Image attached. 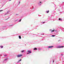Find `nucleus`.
Instances as JSON below:
<instances>
[{"label": "nucleus", "instance_id": "1", "mask_svg": "<svg viewBox=\"0 0 64 64\" xmlns=\"http://www.w3.org/2000/svg\"><path fill=\"white\" fill-rule=\"evenodd\" d=\"M50 31H51V32H53L54 31H56V30H55V29H53V30H50Z\"/></svg>", "mask_w": 64, "mask_h": 64}, {"label": "nucleus", "instance_id": "2", "mask_svg": "<svg viewBox=\"0 0 64 64\" xmlns=\"http://www.w3.org/2000/svg\"><path fill=\"white\" fill-rule=\"evenodd\" d=\"M22 56V54H18L17 56V57H20Z\"/></svg>", "mask_w": 64, "mask_h": 64}, {"label": "nucleus", "instance_id": "3", "mask_svg": "<svg viewBox=\"0 0 64 64\" xmlns=\"http://www.w3.org/2000/svg\"><path fill=\"white\" fill-rule=\"evenodd\" d=\"M64 46H58V48H63V47H64Z\"/></svg>", "mask_w": 64, "mask_h": 64}, {"label": "nucleus", "instance_id": "4", "mask_svg": "<svg viewBox=\"0 0 64 64\" xmlns=\"http://www.w3.org/2000/svg\"><path fill=\"white\" fill-rule=\"evenodd\" d=\"M52 47H53V46H50L48 47V48H52Z\"/></svg>", "mask_w": 64, "mask_h": 64}, {"label": "nucleus", "instance_id": "5", "mask_svg": "<svg viewBox=\"0 0 64 64\" xmlns=\"http://www.w3.org/2000/svg\"><path fill=\"white\" fill-rule=\"evenodd\" d=\"M34 50H37V49L36 48H34Z\"/></svg>", "mask_w": 64, "mask_h": 64}, {"label": "nucleus", "instance_id": "6", "mask_svg": "<svg viewBox=\"0 0 64 64\" xmlns=\"http://www.w3.org/2000/svg\"><path fill=\"white\" fill-rule=\"evenodd\" d=\"M28 52L29 53H31V51L29 50H28Z\"/></svg>", "mask_w": 64, "mask_h": 64}, {"label": "nucleus", "instance_id": "7", "mask_svg": "<svg viewBox=\"0 0 64 64\" xmlns=\"http://www.w3.org/2000/svg\"><path fill=\"white\" fill-rule=\"evenodd\" d=\"M49 10H48V11L46 12V13H49Z\"/></svg>", "mask_w": 64, "mask_h": 64}, {"label": "nucleus", "instance_id": "8", "mask_svg": "<svg viewBox=\"0 0 64 64\" xmlns=\"http://www.w3.org/2000/svg\"><path fill=\"white\" fill-rule=\"evenodd\" d=\"M59 20H62V19H61V18H59Z\"/></svg>", "mask_w": 64, "mask_h": 64}, {"label": "nucleus", "instance_id": "9", "mask_svg": "<svg viewBox=\"0 0 64 64\" xmlns=\"http://www.w3.org/2000/svg\"><path fill=\"white\" fill-rule=\"evenodd\" d=\"M19 38H20V39H21V36H19Z\"/></svg>", "mask_w": 64, "mask_h": 64}, {"label": "nucleus", "instance_id": "10", "mask_svg": "<svg viewBox=\"0 0 64 64\" xmlns=\"http://www.w3.org/2000/svg\"><path fill=\"white\" fill-rule=\"evenodd\" d=\"M25 50H22V51L21 52H22V53H23V52H24Z\"/></svg>", "mask_w": 64, "mask_h": 64}, {"label": "nucleus", "instance_id": "11", "mask_svg": "<svg viewBox=\"0 0 64 64\" xmlns=\"http://www.w3.org/2000/svg\"><path fill=\"white\" fill-rule=\"evenodd\" d=\"M21 60H22L21 59H20V60H18V62H20V61H21Z\"/></svg>", "mask_w": 64, "mask_h": 64}, {"label": "nucleus", "instance_id": "12", "mask_svg": "<svg viewBox=\"0 0 64 64\" xmlns=\"http://www.w3.org/2000/svg\"><path fill=\"white\" fill-rule=\"evenodd\" d=\"M0 47H1V48H3V46H0Z\"/></svg>", "mask_w": 64, "mask_h": 64}, {"label": "nucleus", "instance_id": "13", "mask_svg": "<svg viewBox=\"0 0 64 64\" xmlns=\"http://www.w3.org/2000/svg\"><path fill=\"white\" fill-rule=\"evenodd\" d=\"M4 56H5V57H6V56H7V55H6V54H5L4 55Z\"/></svg>", "mask_w": 64, "mask_h": 64}, {"label": "nucleus", "instance_id": "14", "mask_svg": "<svg viewBox=\"0 0 64 64\" xmlns=\"http://www.w3.org/2000/svg\"><path fill=\"white\" fill-rule=\"evenodd\" d=\"M55 36V35H52V37H54V36Z\"/></svg>", "mask_w": 64, "mask_h": 64}, {"label": "nucleus", "instance_id": "15", "mask_svg": "<svg viewBox=\"0 0 64 64\" xmlns=\"http://www.w3.org/2000/svg\"><path fill=\"white\" fill-rule=\"evenodd\" d=\"M21 19H20V21L19 22H20V21H21Z\"/></svg>", "mask_w": 64, "mask_h": 64}, {"label": "nucleus", "instance_id": "16", "mask_svg": "<svg viewBox=\"0 0 64 64\" xmlns=\"http://www.w3.org/2000/svg\"><path fill=\"white\" fill-rule=\"evenodd\" d=\"M3 10H0V12H1V11H2Z\"/></svg>", "mask_w": 64, "mask_h": 64}, {"label": "nucleus", "instance_id": "17", "mask_svg": "<svg viewBox=\"0 0 64 64\" xmlns=\"http://www.w3.org/2000/svg\"><path fill=\"white\" fill-rule=\"evenodd\" d=\"M42 35H44V34H42Z\"/></svg>", "mask_w": 64, "mask_h": 64}, {"label": "nucleus", "instance_id": "18", "mask_svg": "<svg viewBox=\"0 0 64 64\" xmlns=\"http://www.w3.org/2000/svg\"><path fill=\"white\" fill-rule=\"evenodd\" d=\"M41 3V2H40V3Z\"/></svg>", "mask_w": 64, "mask_h": 64}, {"label": "nucleus", "instance_id": "19", "mask_svg": "<svg viewBox=\"0 0 64 64\" xmlns=\"http://www.w3.org/2000/svg\"><path fill=\"white\" fill-rule=\"evenodd\" d=\"M53 62H54V61H53Z\"/></svg>", "mask_w": 64, "mask_h": 64}, {"label": "nucleus", "instance_id": "20", "mask_svg": "<svg viewBox=\"0 0 64 64\" xmlns=\"http://www.w3.org/2000/svg\"><path fill=\"white\" fill-rule=\"evenodd\" d=\"M27 54H29V53H28Z\"/></svg>", "mask_w": 64, "mask_h": 64}, {"label": "nucleus", "instance_id": "21", "mask_svg": "<svg viewBox=\"0 0 64 64\" xmlns=\"http://www.w3.org/2000/svg\"><path fill=\"white\" fill-rule=\"evenodd\" d=\"M11 0H10V1H11Z\"/></svg>", "mask_w": 64, "mask_h": 64}, {"label": "nucleus", "instance_id": "22", "mask_svg": "<svg viewBox=\"0 0 64 64\" xmlns=\"http://www.w3.org/2000/svg\"><path fill=\"white\" fill-rule=\"evenodd\" d=\"M0 56H1V55H0Z\"/></svg>", "mask_w": 64, "mask_h": 64}]
</instances>
